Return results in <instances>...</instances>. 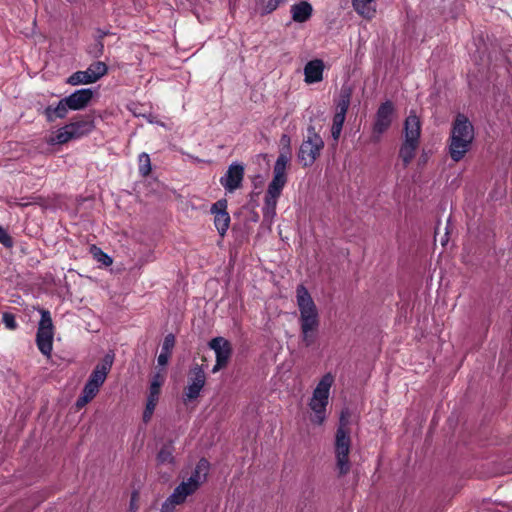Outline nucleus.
I'll return each mask as SVG.
<instances>
[{"mask_svg":"<svg viewBox=\"0 0 512 512\" xmlns=\"http://www.w3.org/2000/svg\"><path fill=\"white\" fill-rule=\"evenodd\" d=\"M86 71L92 82L95 83L107 73L108 67L104 62L96 61L90 64Z\"/></svg>","mask_w":512,"mask_h":512,"instance_id":"nucleus-25","label":"nucleus"},{"mask_svg":"<svg viewBox=\"0 0 512 512\" xmlns=\"http://www.w3.org/2000/svg\"><path fill=\"white\" fill-rule=\"evenodd\" d=\"M113 362L114 354H106L101 360V362L95 366L88 379L94 382L95 384L102 386L107 378L108 373L112 368Z\"/></svg>","mask_w":512,"mask_h":512,"instance_id":"nucleus-18","label":"nucleus"},{"mask_svg":"<svg viewBox=\"0 0 512 512\" xmlns=\"http://www.w3.org/2000/svg\"><path fill=\"white\" fill-rule=\"evenodd\" d=\"M354 10L363 18L370 20L376 14V0H352Z\"/></svg>","mask_w":512,"mask_h":512,"instance_id":"nucleus-22","label":"nucleus"},{"mask_svg":"<svg viewBox=\"0 0 512 512\" xmlns=\"http://www.w3.org/2000/svg\"><path fill=\"white\" fill-rule=\"evenodd\" d=\"M333 383L334 376L331 373H327L321 378L313 390L308 406L311 410L309 419L311 423L315 425H323L326 421L330 389Z\"/></svg>","mask_w":512,"mask_h":512,"instance_id":"nucleus-6","label":"nucleus"},{"mask_svg":"<svg viewBox=\"0 0 512 512\" xmlns=\"http://www.w3.org/2000/svg\"><path fill=\"white\" fill-rule=\"evenodd\" d=\"M474 140V127L469 119L458 114L453 122L448 152L454 162L461 161L470 150Z\"/></svg>","mask_w":512,"mask_h":512,"instance_id":"nucleus-4","label":"nucleus"},{"mask_svg":"<svg viewBox=\"0 0 512 512\" xmlns=\"http://www.w3.org/2000/svg\"><path fill=\"white\" fill-rule=\"evenodd\" d=\"M345 116V113L335 112L331 128V134L334 140H338L340 137L342 127L345 121Z\"/></svg>","mask_w":512,"mask_h":512,"instance_id":"nucleus-27","label":"nucleus"},{"mask_svg":"<svg viewBox=\"0 0 512 512\" xmlns=\"http://www.w3.org/2000/svg\"><path fill=\"white\" fill-rule=\"evenodd\" d=\"M211 213L214 215V225L220 236L223 237L230 225V215L227 212V200L222 199L215 202L211 207Z\"/></svg>","mask_w":512,"mask_h":512,"instance_id":"nucleus-15","label":"nucleus"},{"mask_svg":"<svg viewBox=\"0 0 512 512\" xmlns=\"http://www.w3.org/2000/svg\"><path fill=\"white\" fill-rule=\"evenodd\" d=\"M0 243L6 248H11L13 246L12 237L2 226H0Z\"/></svg>","mask_w":512,"mask_h":512,"instance_id":"nucleus-33","label":"nucleus"},{"mask_svg":"<svg viewBox=\"0 0 512 512\" xmlns=\"http://www.w3.org/2000/svg\"><path fill=\"white\" fill-rule=\"evenodd\" d=\"M163 382L164 379L160 374H156L151 381L150 392L143 413L144 422H148L152 417Z\"/></svg>","mask_w":512,"mask_h":512,"instance_id":"nucleus-16","label":"nucleus"},{"mask_svg":"<svg viewBox=\"0 0 512 512\" xmlns=\"http://www.w3.org/2000/svg\"><path fill=\"white\" fill-rule=\"evenodd\" d=\"M94 129L90 119H79L61 127L55 136L48 141L50 144H65L70 140L79 139L89 134Z\"/></svg>","mask_w":512,"mask_h":512,"instance_id":"nucleus-8","label":"nucleus"},{"mask_svg":"<svg viewBox=\"0 0 512 512\" xmlns=\"http://www.w3.org/2000/svg\"><path fill=\"white\" fill-rule=\"evenodd\" d=\"M41 319L38 323L36 344L40 352L50 357L53 349L54 326L48 310L39 309Z\"/></svg>","mask_w":512,"mask_h":512,"instance_id":"nucleus-10","label":"nucleus"},{"mask_svg":"<svg viewBox=\"0 0 512 512\" xmlns=\"http://www.w3.org/2000/svg\"><path fill=\"white\" fill-rule=\"evenodd\" d=\"M175 345V337L173 334H168L165 336L161 352L157 358L158 364L160 366H165L170 358L171 352Z\"/></svg>","mask_w":512,"mask_h":512,"instance_id":"nucleus-23","label":"nucleus"},{"mask_svg":"<svg viewBox=\"0 0 512 512\" xmlns=\"http://www.w3.org/2000/svg\"><path fill=\"white\" fill-rule=\"evenodd\" d=\"M139 173L141 176L146 177L151 172V161L147 153H141L139 155Z\"/></svg>","mask_w":512,"mask_h":512,"instance_id":"nucleus-30","label":"nucleus"},{"mask_svg":"<svg viewBox=\"0 0 512 512\" xmlns=\"http://www.w3.org/2000/svg\"><path fill=\"white\" fill-rule=\"evenodd\" d=\"M393 113L394 106L391 101H386L379 106L373 125V132L371 137L373 142H379L381 135L389 129L392 123Z\"/></svg>","mask_w":512,"mask_h":512,"instance_id":"nucleus-12","label":"nucleus"},{"mask_svg":"<svg viewBox=\"0 0 512 512\" xmlns=\"http://www.w3.org/2000/svg\"><path fill=\"white\" fill-rule=\"evenodd\" d=\"M93 399L92 396L88 395L87 393L83 392L81 393L80 397L76 401V406L78 408L84 407L86 404H88Z\"/></svg>","mask_w":512,"mask_h":512,"instance_id":"nucleus-34","label":"nucleus"},{"mask_svg":"<svg viewBox=\"0 0 512 512\" xmlns=\"http://www.w3.org/2000/svg\"><path fill=\"white\" fill-rule=\"evenodd\" d=\"M206 383L205 372L199 364H194L188 374V385L184 389L183 402L187 404L200 396Z\"/></svg>","mask_w":512,"mask_h":512,"instance_id":"nucleus-11","label":"nucleus"},{"mask_svg":"<svg viewBox=\"0 0 512 512\" xmlns=\"http://www.w3.org/2000/svg\"><path fill=\"white\" fill-rule=\"evenodd\" d=\"M244 178V167L241 164L233 163L228 167L226 173L220 178V184L227 192H234L241 187Z\"/></svg>","mask_w":512,"mask_h":512,"instance_id":"nucleus-13","label":"nucleus"},{"mask_svg":"<svg viewBox=\"0 0 512 512\" xmlns=\"http://www.w3.org/2000/svg\"><path fill=\"white\" fill-rule=\"evenodd\" d=\"M405 139L399 150V157L404 165H408L415 157L419 146L421 123L416 114L411 112L404 122Z\"/></svg>","mask_w":512,"mask_h":512,"instance_id":"nucleus-7","label":"nucleus"},{"mask_svg":"<svg viewBox=\"0 0 512 512\" xmlns=\"http://www.w3.org/2000/svg\"><path fill=\"white\" fill-rule=\"evenodd\" d=\"M100 387V385L95 384L94 382L88 379L82 391L94 398L99 392Z\"/></svg>","mask_w":512,"mask_h":512,"instance_id":"nucleus-32","label":"nucleus"},{"mask_svg":"<svg viewBox=\"0 0 512 512\" xmlns=\"http://www.w3.org/2000/svg\"><path fill=\"white\" fill-rule=\"evenodd\" d=\"M70 107L65 103V98H62L57 105H49L44 111L43 115L45 116L48 122H54L56 119H63L67 116Z\"/></svg>","mask_w":512,"mask_h":512,"instance_id":"nucleus-20","label":"nucleus"},{"mask_svg":"<svg viewBox=\"0 0 512 512\" xmlns=\"http://www.w3.org/2000/svg\"><path fill=\"white\" fill-rule=\"evenodd\" d=\"M174 448L172 443H168L163 445L161 450L159 451L157 455V461L160 464H172L174 461L173 456Z\"/></svg>","mask_w":512,"mask_h":512,"instance_id":"nucleus-26","label":"nucleus"},{"mask_svg":"<svg viewBox=\"0 0 512 512\" xmlns=\"http://www.w3.org/2000/svg\"><path fill=\"white\" fill-rule=\"evenodd\" d=\"M324 142L319 134L316 133L314 127L308 128L307 138L301 143L298 160L304 167L311 166L319 157Z\"/></svg>","mask_w":512,"mask_h":512,"instance_id":"nucleus-9","label":"nucleus"},{"mask_svg":"<svg viewBox=\"0 0 512 512\" xmlns=\"http://www.w3.org/2000/svg\"><path fill=\"white\" fill-rule=\"evenodd\" d=\"M209 467L210 464L206 459H200L190 477L176 486L172 494L163 502L161 512H174L187 497L193 495L206 481Z\"/></svg>","mask_w":512,"mask_h":512,"instance_id":"nucleus-3","label":"nucleus"},{"mask_svg":"<svg viewBox=\"0 0 512 512\" xmlns=\"http://www.w3.org/2000/svg\"><path fill=\"white\" fill-rule=\"evenodd\" d=\"M209 347L216 354V364L212 369V372L215 373L228 363L231 356V345L223 337H215L209 342Z\"/></svg>","mask_w":512,"mask_h":512,"instance_id":"nucleus-14","label":"nucleus"},{"mask_svg":"<svg viewBox=\"0 0 512 512\" xmlns=\"http://www.w3.org/2000/svg\"><path fill=\"white\" fill-rule=\"evenodd\" d=\"M352 97V88L349 85L341 87L339 98L336 101V112L347 113Z\"/></svg>","mask_w":512,"mask_h":512,"instance_id":"nucleus-24","label":"nucleus"},{"mask_svg":"<svg viewBox=\"0 0 512 512\" xmlns=\"http://www.w3.org/2000/svg\"><path fill=\"white\" fill-rule=\"evenodd\" d=\"M90 252L95 258V260L105 266H110L112 264V258L102 251L99 247L93 245L90 248Z\"/></svg>","mask_w":512,"mask_h":512,"instance_id":"nucleus-29","label":"nucleus"},{"mask_svg":"<svg viewBox=\"0 0 512 512\" xmlns=\"http://www.w3.org/2000/svg\"><path fill=\"white\" fill-rule=\"evenodd\" d=\"M296 299L300 313L301 339L306 347H310L316 340V333L320 326L319 312L310 293L303 285L297 287Z\"/></svg>","mask_w":512,"mask_h":512,"instance_id":"nucleus-2","label":"nucleus"},{"mask_svg":"<svg viewBox=\"0 0 512 512\" xmlns=\"http://www.w3.org/2000/svg\"><path fill=\"white\" fill-rule=\"evenodd\" d=\"M93 399L92 396L88 395L87 393L83 392L81 393L80 397L76 401V406L78 408L84 407L86 404H88Z\"/></svg>","mask_w":512,"mask_h":512,"instance_id":"nucleus-35","label":"nucleus"},{"mask_svg":"<svg viewBox=\"0 0 512 512\" xmlns=\"http://www.w3.org/2000/svg\"><path fill=\"white\" fill-rule=\"evenodd\" d=\"M324 62L321 59H314L306 63L304 67V81L307 84H314L322 81Z\"/></svg>","mask_w":512,"mask_h":512,"instance_id":"nucleus-19","label":"nucleus"},{"mask_svg":"<svg viewBox=\"0 0 512 512\" xmlns=\"http://www.w3.org/2000/svg\"><path fill=\"white\" fill-rule=\"evenodd\" d=\"M2 321L9 330H15L18 326L15 316L8 312L3 313Z\"/></svg>","mask_w":512,"mask_h":512,"instance_id":"nucleus-31","label":"nucleus"},{"mask_svg":"<svg viewBox=\"0 0 512 512\" xmlns=\"http://www.w3.org/2000/svg\"><path fill=\"white\" fill-rule=\"evenodd\" d=\"M67 83L73 86L81 85V84H92V80L90 79L88 72L85 71H77L69 76L67 79Z\"/></svg>","mask_w":512,"mask_h":512,"instance_id":"nucleus-28","label":"nucleus"},{"mask_svg":"<svg viewBox=\"0 0 512 512\" xmlns=\"http://www.w3.org/2000/svg\"><path fill=\"white\" fill-rule=\"evenodd\" d=\"M136 498V493L133 494L132 496V499H131V505H133V502H134V499Z\"/></svg>","mask_w":512,"mask_h":512,"instance_id":"nucleus-36","label":"nucleus"},{"mask_svg":"<svg viewBox=\"0 0 512 512\" xmlns=\"http://www.w3.org/2000/svg\"><path fill=\"white\" fill-rule=\"evenodd\" d=\"M292 19L298 23H304L312 16V5L306 1H301L291 6Z\"/></svg>","mask_w":512,"mask_h":512,"instance_id":"nucleus-21","label":"nucleus"},{"mask_svg":"<svg viewBox=\"0 0 512 512\" xmlns=\"http://www.w3.org/2000/svg\"><path fill=\"white\" fill-rule=\"evenodd\" d=\"M65 98V103L70 110L77 111L82 110L88 106L93 98V90L90 88H83L76 90Z\"/></svg>","mask_w":512,"mask_h":512,"instance_id":"nucleus-17","label":"nucleus"},{"mask_svg":"<svg viewBox=\"0 0 512 512\" xmlns=\"http://www.w3.org/2000/svg\"><path fill=\"white\" fill-rule=\"evenodd\" d=\"M349 419V410H342L334 441L335 465L339 476H345L351 470V462L349 459L351 450Z\"/></svg>","mask_w":512,"mask_h":512,"instance_id":"nucleus-5","label":"nucleus"},{"mask_svg":"<svg viewBox=\"0 0 512 512\" xmlns=\"http://www.w3.org/2000/svg\"><path fill=\"white\" fill-rule=\"evenodd\" d=\"M280 143L282 148L275 161L273 177L271 182L268 184L264 197V206L262 208L264 219L269 220H272L276 215L278 199L288 181L286 170L291 160V138L287 134H283L281 136Z\"/></svg>","mask_w":512,"mask_h":512,"instance_id":"nucleus-1","label":"nucleus"}]
</instances>
